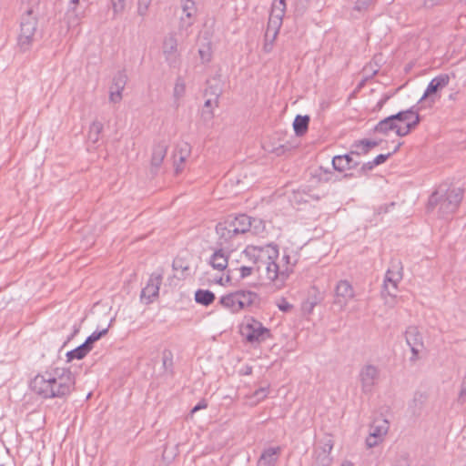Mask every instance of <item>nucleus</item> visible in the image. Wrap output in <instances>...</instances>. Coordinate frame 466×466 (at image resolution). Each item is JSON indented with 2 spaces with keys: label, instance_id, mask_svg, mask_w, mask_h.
I'll return each instance as SVG.
<instances>
[{
  "label": "nucleus",
  "instance_id": "1",
  "mask_svg": "<svg viewBox=\"0 0 466 466\" xmlns=\"http://www.w3.org/2000/svg\"><path fill=\"white\" fill-rule=\"evenodd\" d=\"M246 258L254 263H259L265 279L278 289L285 287L288 279L293 274L299 261L298 254L284 250L279 256L277 246L248 245L243 251Z\"/></svg>",
  "mask_w": 466,
  "mask_h": 466
},
{
  "label": "nucleus",
  "instance_id": "7",
  "mask_svg": "<svg viewBox=\"0 0 466 466\" xmlns=\"http://www.w3.org/2000/svg\"><path fill=\"white\" fill-rule=\"evenodd\" d=\"M36 19L32 16V11L28 10L26 15L23 16L20 25V34L18 36V46L21 50L26 51L35 40L36 33Z\"/></svg>",
  "mask_w": 466,
  "mask_h": 466
},
{
  "label": "nucleus",
  "instance_id": "42",
  "mask_svg": "<svg viewBox=\"0 0 466 466\" xmlns=\"http://www.w3.org/2000/svg\"><path fill=\"white\" fill-rule=\"evenodd\" d=\"M277 306L283 312H288L292 309V305L284 298L278 300Z\"/></svg>",
  "mask_w": 466,
  "mask_h": 466
},
{
  "label": "nucleus",
  "instance_id": "35",
  "mask_svg": "<svg viewBox=\"0 0 466 466\" xmlns=\"http://www.w3.org/2000/svg\"><path fill=\"white\" fill-rule=\"evenodd\" d=\"M186 93V83L185 80L178 76L176 79L175 86H174V96L176 99H180L185 96Z\"/></svg>",
  "mask_w": 466,
  "mask_h": 466
},
{
  "label": "nucleus",
  "instance_id": "29",
  "mask_svg": "<svg viewBox=\"0 0 466 466\" xmlns=\"http://www.w3.org/2000/svg\"><path fill=\"white\" fill-rule=\"evenodd\" d=\"M104 125L101 121L95 119L89 126L87 139L89 142L96 144L100 139V135L103 131Z\"/></svg>",
  "mask_w": 466,
  "mask_h": 466
},
{
  "label": "nucleus",
  "instance_id": "6",
  "mask_svg": "<svg viewBox=\"0 0 466 466\" xmlns=\"http://www.w3.org/2000/svg\"><path fill=\"white\" fill-rule=\"evenodd\" d=\"M240 333L250 343H260L270 335L268 329L251 317L245 319V322L240 327Z\"/></svg>",
  "mask_w": 466,
  "mask_h": 466
},
{
  "label": "nucleus",
  "instance_id": "27",
  "mask_svg": "<svg viewBox=\"0 0 466 466\" xmlns=\"http://www.w3.org/2000/svg\"><path fill=\"white\" fill-rule=\"evenodd\" d=\"M182 11L183 15L180 17L182 26L189 27L193 24V17L197 12L195 3L192 0H185L182 5Z\"/></svg>",
  "mask_w": 466,
  "mask_h": 466
},
{
  "label": "nucleus",
  "instance_id": "36",
  "mask_svg": "<svg viewBox=\"0 0 466 466\" xmlns=\"http://www.w3.org/2000/svg\"><path fill=\"white\" fill-rule=\"evenodd\" d=\"M108 327L103 329L100 331H95L93 332L85 341V343L92 350V344L96 341H97L101 337L106 335L108 331Z\"/></svg>",
  "mask_w": 466,
  "mask_h": 466
},
{
  "label": "nucleus",
  "instance_id": "46",
  "mask_svg": "<svg viewBox=\"0 0 466 466\" xmlns=\"http://www.w3.org/2000/svg\"><path fill=\"white\" fill-rule=\"evenodd\" d=\"M459 399L462 402L466 401V380H464L462 382Z\"/></svg>",
  "mask_w": 466,
  "mask_h": 466
},
{
  "label": "nucleus",
  "instance_id": "23",
  "mask_svg": "<svg viewBox=\"0 0 466 466\" xmlns=\"http://www.w3.org/2000/svg\"><path fill=\"white\" fill-rule=\"evenodd\" d=\"M80 0H70L66 13V20L68 27H73L80 24L84 17V12L79 10Z\"/></svg>",
  "mask_w": 466,
  "mask_h": 466
},
{
  "label": "nucleus",
  "instance_id": "54",
  "mask_svg": "<svg viewBox=\"0 0 466 466\" xmlns=\"http://www.w3.org/2000/svg\"><path fill=\"white\" fill-rule=\"evenodd\" d=\"M251 373V368H249L248 370H247V374H249Z\"/></svg>",
  "mask_w": 466,
  "mask_h": 466
},
{
  "label": "nucleus",
  "instance_id": "24",
  "mask_svg": "<svg viewBox=\"0 0 466 466\" xmlns=\"http://www.w3.org/2000/svg\"><path fill=\"white\" fill-rule=\"evenodd\" d=\"M359 164L360 162L354 159L351 152L341 156H336L332 159L333 167L340 172L354 168Z\"/></svg>",
  "mask_w": 466,
  "mask_h": 466
},
{
  "label": "nucleus",
  "instance_id": "10",
  "mask_svg": "<svg viewBox=\"0 0 466 466\" xmlns=\"http://www.w3.org/2000/svg\"><path fill=\"white\" fill-rule=\"evenodd\" d=\"M401 280V274L399 271L388 270L385 275L382 296L385 303L393 306L395 303L396 291L399 282Z\"/></svg>",
  "mask_w": 466,
  "mask_h": 466
},
{
  "label": "nucleus",
  "instance_id": "11",
  "mask_svg": "<svg viewBox=\"0 0 466 466\" xmlns=\"http://www.w3.org/2000/svg\"><path fill=\"white\" fill-rule=\"evenodd\" d=\"M359 378L362 391L370 393L380 378V370L374 365L366 364L361 368Z\"/></svg>",
  "mask_w": 466,
  "mask_h": 466
},
{
  "label": "nucleus",
  "instance_id": "22",
  "mask_svg": "<svg viewBox=\"0 0 466 466\" xmlns=\"http://www.w3.org/2000/svg\"><path fill=\"white\" fill-rule=\"evenodd\" d=\"M167 144L165 142L156 143L152 147L150 168L157 171L162 165L167 152Z\"/></svg>",
  "mask_w": 466,
  "mask_h": 466
},
{
  "label": "nucleus",
  "instance_id": "44",
  "mask_svg": "<svg viewBox=\"0 0 466 466\" xmlns=\"http://www.w3.org/2000/svg\"><path fill=\"white\" fill-rule=\"evenodd\" d=\"M390 157V154H380L379 156H377L372 161H371V165H375L378 166V165H380L382 163H384L387 158Z\"/></svg>",
  "mask_w": 466,
  "mask_h": 466
},
{
  "label": "nucleus",
  "instance_id": "31",
  "mask_svg": "<svg viewBox=\"0 0 466 466\" xmlns=\"http://www.w3.org/2000/svg\"><path fill=\"white\" fill-rule=\"evenodd\" d=\"M195 300L197 303L208 306L215 300V295L210 290L198 289L195 293Z\"/></svg>",
  "mask_w": 466,
  "mask_h": 466
},
{
  "label": "nucleus",
  "instance_id": "19",
  "mask_svg": "<svg viewBox=\"0 0 466 466\" xmlns=\"http://www.w3.org/2000/svg\"><path fill=\"white\" fill-rule=\"evenodd\" d=\"M405 339L407 344L410 346L413 355V359H417L419 353L423 349L422 335L415 326L409 327L405 331Z\"/></svg>",
  "mask_w": 466,
  "mask_h": 466
},
{
  "label": "nucleus",
  "instance_id": "37",
  "mask_svg": "<svg viewBox=\"0 0 466 466\" xmlns=\"http://www.w3.org/2000/svg\"><path fill=\"white\" fill-rule=\"evenodd\" d=\"M198 54L203 63H208L212 59V52L209 45L200 47L198 50Z\"/></svg>",
  "mask_w": 466,
  "mask_h": 466
},
{
  "label": "nucleus",
  "instance_id": "47",
  "mask_svg": "<svg viewBox=\"0 0 466 466\" xmlns=\"http://www.w3.org/2000/svg\"><path fill=\"white\" fill-rule=\"evenodd\" d=\"M239 271H240V277L241 278H246V277H248L251 275L252 273V268H249V267H241L239 268Z\"/></svg>",
  "mask_w": 466,
  "mask_h": 466
},
{
  "label": "nucleus",
  "instance_id": "45",
  "mask_svg": "<svg viewBox=\"0 0 466 466\" xmlns=\"http://www.w3.org/2000/svg\"><path fill=\"white\" fill-rule=\"evenodd\" d=\"M364 147H366L367 151L369 152L372 147H375L378 146V142L376 141H371V140H368V139H363V140H360Z\"/></svg>",
  "mask_w": 466,
  "mask_h": 466
},
{
  "label": "nucleus",
  "instance_id": "34",
  "mask_svg": "<svg viewBox=\"0 0 466 466\" xmlns=\"http://www.w3.org/2000/svg\"><path fill=\"white\" fill-rule=\"evenodd\" d=\"M268 392H269L268 386L259 388L258 390L254 391V393L252 395H250L248 397V399L250 400V404L256 405L259 401L265 400L268 397Z\"/></svg>",
  "mask_w": 466,
  "mask_h": 466
},
{
  "label": "nucleus",
  "instance_id": "51",
  "mask_svg": "<svg viewBox=\"0 0 466 466\" xmlns=\"http://www.w3.org/2000/svg\"><path fill=\"white\" fill-rule=\"evenodd\" d=\"M374 167H375V165H371V161H370V162L363 164L362 167H361V170H363V171H370Z\"/></svg>",
  "mask_w": 466,
  "mask_h": 466
},
{
  "label": "nucleus",
  "instance_id": "5",
  "mask_svg": "<svg viewBox=\"0 0 466 466\" xmlns=\"http://www.w3.org/2000/svg\"><path fill=\"white\" fill-rule=\"evenodd\" d=\"M258 299L257 293L239 289L220 297L219 304L231 313H238L253 306Z\"/></svg>",
  "mask_w": 466,
  "mask_h": 466
},
{
  "label": "nucleus",
  "instance_id": "8",
  "mask_svg": "<svg viewBox=\"0 0 466 466\" xmlns=\"http://www.w3.org/2000/svg\"><path fill=\"white\" fill-rule=\"evenodd\" d=\"M390 429V423L386 419H376L370 425V434L366 439L368 448H373L380 444Z\"/></svg>",
  "mask_w": 466,
  "mask_h": 466
},
{
  "label": "nucleus",
  "instance_id": "15",
  "mask_svg": "<svg viewBox=\"0 0 466 466\" xmlns=\"http://www.w3.org/2000/svg\"><path fill=\"white\" fill-rule=\"evenodd\" d=\"M191 154V146L187 142H180L176 146L173 153L175 172L180 174L185 168V163Z\"/></svg>",
  "mask_w": 466,
  "mask_h": 466
},
{
  "label": "nucleus",
  "instance_id": "40",
  "mask_svg": "<svg viewBox=\"0 0 466 466\" xmlns=\"http://www.w3.org/2000/svg\"><path fill=\"white\" fill-rule=\"evenodd\" d=\"M374 3V0H357L354 8L357 11H366Z\"/></svg>",
  "mask_w": 466,
  "mask_h": 466
},
{
  "label": "nucleus",
  "instance_id": "2",
  "mask_svg": "<svg viewBox=\"0 0 466 466\" xmlns=\"http://www.w3.org/2000/svg\"><path fill=\"white\" fill-rule=\"evenodd\" d=\"M75 377L66 368H55L36 375L31 381V390L46 399L64 398L75 389Z\"/></svg>",
  "mask_w": 466,
  "mask_h": 466
},
{
  "label": "nucleus",
  "instance_id": "39",
  "mask_svg": "<svg viewBox=\"0 0 466 466\" xmlns=\"http://www.w3.org/2000/svg\"><path fill=\"white\" fill-rule=\"evenodd\" d=\"M111 5L115 15L122 13L126 7L125 0H111Z\"/></svg>",
  "mask_w": 466,
  "mask_h": 466
},
{
  "label": "nucleus",
  "instance_id": "55",
  "mask_svg": "<svg viewBox=\"0 0 466 466\" xmlns=\"http://www.w3.org/2000/svg\"><path fill=\"white\" fill-rule=\"evenodd\" d=\"M306 2H309V0H305Z\"/></svg>",
  "mask_w": 466,
  "mask_h": 466
},
{
  "label": "nucleus",
  "instance_id": "48",
  "mask_svg": "<svg viewBox=\"0 0 466 466\" xmlns=\"http://www.w3.org/2000/svg\"><path fill=\"white\" fill-rule=\"evenodd\" d=\"M207 402L205 400H202L200 401L198 405H196L192 410H191V414L197 412L198 410H202V409H206L207 408Z\"/></svg>",
  "mask_w": 466,
  "mask_h": 466
},
{
  "label": "nucleus",
  "instance_id": "13",
  "mask_svg": "<svg viewBox=\"0 0 466 466\" xmlns=\"http://www.w3.org/2000/svg\"><path fill=\"white\" fill-rule=\"evenodd\" d=\"M392 117L400 127L407 129V135L420 123V115L413 107L392 115Z\"/></svg>",
  "mask_w": 466,
  "mask_h": 466
},
{
  "label": "nucleus",
  "instance_id": "49",
  "mask_svg": "<svg viewBox=\"0 0 466 466\" xmlns=\"http://www.w3.org/2000/svg\"><path fill=\"white\" fill-rule=\"evenodd\" d=\"M392 466H410L407 457H402L399 461L392 464Z\"/></svg>",
  "mask_w": 466,
  "mask_h": 466
},
{
  "label": "nucleus",
  "instance_id": "33",
  "mask_svg": "<svg viewBox=\"0 0 466 466\" xmlns=\"http://www.w3.org/2000/svg\"><path fill=\"white\" fill-rule=\"evenodd\" d=\"M218 106V96L214 99H207L202 109V117L205 120H210L214 116L213 109Z\"/></svg>",
  "mask_w": 466,
  "mask_h": 466
},
{
  "label": "nucleus",
  "instance_id": "32",
  "mask_svg": "<svg viewBox=\"0 0 466 466\" xmlns=\"http://www.w3.org/2000/svg\"><path fill=\"white\" fill-rule=\"evenodd\" d=\"M90 350L91 349L84 342L75 350L66 353L67 361H72L73 360H82L88 354Z\"/></svg>",
  "mask_w": 466,
  "mask_h": 466
},
{
  "label": "nucleus",
  "instance_id": "50",
  "mask_svg": "<svg viewBox=\"0 0 466 466\" xmlns=\"http://www.w3.org/2000/svg\"><path fill=\"white\" fill-rule=\"evenodd\" d=\"M441 0H424V5L426 7H432L433 5L439 4Z\"/></svg>",
  "mask_w": 466,
  "mask_h": 466
},
{
  "label": "nucleus",
  "instance_id": "25",
  "mask_svg": "<svg viewBox=\"0 0 466 466\" xmlns=\"http://www.w3.org/2000/svg\"><path fill=\"white\" fill-rule=\"evenodd\" d=\"M227 220L232 226L233 230L238 236L248 231L252 226L251 218L245 214L238 215L233 218H228Z\"/></svg>",
  "mask_w": 466,
  "mask_h": 466
},
{
  "label": "nucleus",
  "instance_id": "17",
  "mask_svg": "<svg viewBox=\"0 0 466 466\" xmlns=\"http://www.w3.org/2000/svg\"><path fill=\"white\" fill-rule=\"evenodd\" d=\"M127 76L124 72H118L114 77L109 88V101L118 104L122 100V92L125 89Z\"/></svg>",
  "mask_w": 466,
  "mask_h": 466
},
{
  "label": "nucleus",
  "instance_id": "53",
  "mask_svg": "<svg viewBox=\"0 0 466 466\" xmlns=\"http://www.w3.org/2000/svg\"><path fill=\"white\" fill-rule=\"evenodd\" d=\"M251 373V368H249L248 370H247V374H249Z\"/></svg>",
  "mask_w": 466,
  "mask_h": 466
},
{
  "label": "nucleus",
  "instance_id": "43",
  "mask_svg": "<svg viewBox=\"0 0 466 466\" xmlns=\"http://www.w3.org/2000/svg\"><path fill=\"white\" fill-rule=\"evenodd\" d=\"M173 268L175 270H181V271H187L188 270V266L187 265H185L184 261L182 258H177L174 261H173Z\"/></svg>",
  "mask_w": 466,
  "mask_h": 466
},
{
  "label": "nucleus",
  "instance_id": "52",
  "mask_svg": "<svg viewBox=\"0 0 466 466\" xmlns=\"http://www.w3.org/2000/svg\"><path fill=\"white\" fill-rule=\"evenodd\" d=\"M341 466H353V464L350 461H345L341 464Z\"/></svg>",
  "mask_w": 466,
  "mask_h": 466
},
{
  "label": "nucleus",
  "instance_id": "12",
  "mask_svg": "<svg viewBox=\"0 0 466 466\" xmlns=\"http://www.w3.org/2000/svg\"><path fill=\"white\" fill-rule=\"evenodd\" d=\"M450 76L447 74H441L431 79L420 101L427 100L433 104L435 102V95L438 91L446 87L450 83Z\"/></svg>",
  "mask_w": 466,
  "mask_h": 466
},
{
  "label": "nucleus",
  "instance_id": "18",
  "mask_svg": "<svg viewBox=\"0 0 466 466\" xmlns=\"http://www.w3.org/2000/svg\"><path fill=\"white\" fill-rule=\"evenodd\" d=\"M216 233L218 236V244L220 247H229L234 238L238 237L227 219L217 224Z\"/></svg>",
  "mask_w": 466,
  "mask_h": 466
},
{
  "label": "nucleus",
  "instance_id": "4",
  "mask_svg": "<svg viewBox=\"0 0 466 466\" xmlns=\"http://www.w3.org/2000/svg\"><path fill=\"white\" fill-rule=\"evenodd\" d=\"M286 11L285 0H275L272 3L271 11L265 33V44L263 50L266 53L271 52L274 41L282 25V19Z\"/></svg>",
  "mask_w": 466,
  "mask_h": 466
},
{
  "label": "nucleus",
  "instance_id": "16",
  "mask_svg": "<svg viewBox=\"0 0 466 466\" xmlns=\"http://www.w3.org/2000/svg\"><path fill=\"white\" fill-rule=\"evenodd\" d=\"M163 273L154 272L147 284L142 289L141 297L146 299L147 303H150L158 296L159 288L162 283Z\"/></svg>",
  "mask_w": 466,
  "mask_h": 466
},
{
  "label": "nucleus",
  "instance_id": "21",
  "mask_svg": "<svg viewBox=\"0 0 466 466\" xmlns=\"http://www.w3.org/2000/svg\"><path fill=\"white\" fill-rule=\"evenodd\" d=\"M375 131L383 135H388L390 132H394L399 137L407 136V129L400 127V124H397L392 116L380 120L376 125Z\"/></svg>",
  "mask_w": 466,
  "mask_h": 466
},
{
  "label": "nucleus",
  "instance_id": "9",
  "mask_svg": "<svg viewBox=\"0 0 466 466\" xmlns=\"http://www.w3.org/2000/svg\"><path fill=\"white\" fill-rule=\"evenodd\" d=\"M354 297V289L348 280H339L337 283L334 290L333 303L335 306H338L340 310L345 309Z\"/></svg>",
  "mask_w": 466,
  "mask_h": 466
},
{
  "label": "nucleus",
  "instance_id": "26",
  "mask_svg": "<svg viewBox=\"0 0 466 466\" xmlns=\"http://www.w3.org/2000/svg\"><path fill=\"white\" fill-rule=\"evenodd\" d=\"M280 447H270L266 449L258 460V466H273L277 463L280 454Z\"/></svg>",
  "mask_w": 466,
  "mask_h": 466
},
{
  "label": "nucleus",
  "instance_id": "20",
  "mask_svg": "<svg viewBox=\"0 0 466 466\" xmlns=\"http://www.w3.org/2000/svg\"><path fill=\"white\" fill-rule=\"evenodd\" d=\"M333 449V441L328 439L322 446H319L314 450V465L315 466H330L332 457L330 452Z\"/></svg>",
  "mask_w": 466,
  "mask_h": 466
},
{
  "label": "nucleus",
  "instance_id": "28",
  "mask_svg": "<svg viewBox=\"0 0 466 466\" xmlns=\"http://www.w3.org/2000/svg\"><path fill=\"white\" fill-rule=\"evenodd\" d=\"M210 265L213 268L219 271L224 270L228 267V258L222 248L216 250L210 258Z\"/></svg>",
  "mask_w": 466,
  "mask_h": 466
},
{
  "label": "nucleus",
  "instance_id": "38",
  "mask_svg": "<svg viewBox=\"0 0 466 466\" xmlns=\"http://www.w3.org/2000/svg\"><path fill=\"white\" fill-rule=\"evenodd\" d=\"M351 155L360 156L365 155L368 153L366 147H364L363 143L360 140L353 144L352 149H351Z\"/></svg>",
  "mask_w": 466,
  "mask_h": 466
},
{
  "label": "nucleus",
  "instance_id": "14",
  "mask_svg": "<svg viewBox=\"0 0 466 466\" xmlns=\"http://www.w3.org/2000/svg\"><path fill=\"white\" fill-rule=\"evenodd\" d=\"M162 53L168 65L173 66L178 61L177 40L173 34L165 36L162 44Z\"/></svg>",
  "mask_w": 466,
  "mask_h": 466
},
{
  "label": "nucleus",
  "instance_id": "30",
  "mask_svg": "<svg viewBox=\"0 0 466 466\" xmlns=\"http://www.w3.org/2000/svg\"><path fill=\"white\" fill-rule=\"evenodd\" d=\"M309 116L298 115L293 122V128L298 136L304 135L309 127Z\"/></svg>",
  "mask_w": 466,
  "mask_h": 466
},
{
  "label": "nucleus",
  "instance_id": "41",
  "mask_svg": "<svg viewBox=\"0 0 466 466\" xmlns=\"http://www.w3.org/2000/svg\"><path fill=\"white\" fill-rule=\"evenodd\" d=\"M151 0H138L137 13L139 15H145L147 12Z\"/></svg>",
  "mask_w": 466,
  "mask_h": 466
},
{
  "label": "nucleus",
  "instance_id": "3",
  "mask_svg": "<svg viewBox=\"0 0 466 466\" xmlns=\"http://www.w3.org/2000/svg\"><path fill=\"white\" fill-rule=\"evenodd\" d=\"M463 198V190L460 187L440 186L429 198L427 210L436 212L441 218L452 216Z\"/></svg>",
  "mask_w": 466,
  "mask_h": 466
}]
</instances>
